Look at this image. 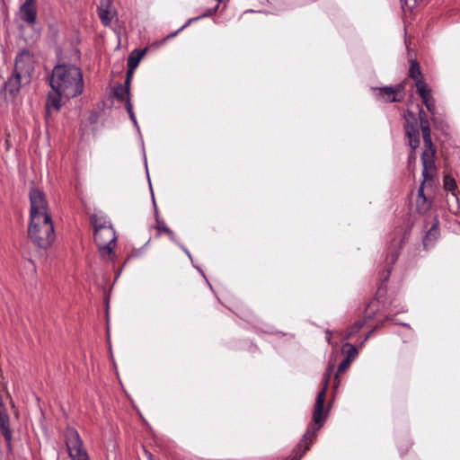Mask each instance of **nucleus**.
<instances>
[{
  "label": "nucleus",
  "instance_id": "f257e3e1",
  "mask_svg": "<svg viewBox=\"0 0 460 460\" xmlns=\"http://www.w3.org/2000/svg\"><path fill=\"white\" fill-rule=\"evenodd\" d=\"M333 370L334 366L332 364H329L323 375V388L316 396L313 412V422L308 426L303 439L294 449L290 456V460H299L302 457V456L309 449L312 439L316 436L317 431L325 421L326 413L323 411V404L325 402L326 391Z\"/></svg>",
  "mask_w": 460,
  "mask_h": 460
},
{
  "label": "nucleus",
  "instance_id": "f03ea898",
  "mask_svg": "<svg viewBox=\"0 0 460 460\" xmlns=\"http://www.w3.org/2000/svg\"><path fill=\"white\" fill-rule=\"evenodd\" d=\"M49 84L54 92L70 99L84 91L83 74L79 67L72 65H57L52 71Z\"/></svg>",
  "mask_w": 460,
  "mask_h": 460
},
{
  "label": "nucleus",
  "instance_id": "7ed1b4c3",
  "mask_svg": "<svg viewBox=\"0 0 460 460\" xmlns=\"http://www.w3.org/2000/svg\"><path fill=\"white\" fill-rule=\"evenodd\" d=\"M94 227V241L102 257L110 255L117 241L115 230L105 218L94 215L92 217Z\"/></svg>",
  "mask_w": 460,
  "mask_h": 460
},
{
  "label": "nucleus",
  "instance_id": "20e7f679",
  "mask_svg": "<svg viewBox=\"0 0 460 460\" xmlns=\"http://www.w3.org/2000/svg\"><path fill=\"white\" fill-rule=\"evenodd\" d=\"M28 234L31 240L40 248H48L55 240L54 226L50 216L30 220Z\"/></svg>",
  "mask_w": 460,
  "mask_h": 460
},
{
  "label": "nucleus",
  "instance_id": "39448f33",
  "mask_svg": "<svg viewBox=\"0 0 460 460\" xmlns=\"http://www.w3.org/2000/svg\"><path fill=\"white\" fill-rule=\"evenodd\" d=\"M419 118L425 146V149L421 154V163L423 166V175L427 178L429 177V172L434 170L436 149L432 143L429 122L427 114L422 109L419 111Z\"/></svg>",
  "mask_w": 460,
  "mask_h": 460
},
{
  "label": "nucleus",
  "instance_id": "423d86ee",
  "mask_svg": "<svg viewBox=\"0 0 460 460\" xmlns=\"http://www.w3.org/2000/svg\"><path fill=\"white\" fill-rule=\"evenodd\" d=\"M66 445L69 456L72 460H90L86 450L84 448V443L78 431L68 427L65 431Z\"/></svg>",
  "mask_w": 460,
  "mask_h": 460
},
{
  "label": "nucleus",
  "instance_id": "0eeeda50",
  "mask_svg": "<svg viewBox=\"0 0 460 460\" xmlns=\"http://www.w3.org/2000/svg\"><path fill=\"white\" fill-rule=\"evenodd\" d=\"M29 197L31 202L30 220L35 221L45 216H50L48 213L49 206L45 194L40 189L31 188Z\"/></svg>",
  "mask_w": 460,
  "mask_h": 460
},
{
  "label": "nucleus",
  "instance_id": "6e6552de",
  "mask_svg": "<svg viewBox=\"0 0 460 460\" xmlns=\"http://www.w3.org/2000/svg\"><path fill=\"white\" fill-rule=\"evenodd\" d=\"M403 117L405 119V135L408 138L411 152L413 153L420 146V130L418 119L416 115L410 111H407Z\"/></svg>",
  "mask_w": 460,
  "mask_h": 460
},
{
  "label": "nucleus",
  "instance_id": "1a4fd4ad",
  "mask_svg": "<svg viewBox=\"0 0 460 460\" xmlns=\"http://www.w3.org/2000/svg\"><path fill=\"white\" fill-rule=\"evenodd\" d=\"M24 57V54L16 57L13 74L5 82L6 91L13 96H15L19 93L22 86V76L25 69Z\"/></svg>",
  "mask_w": 460,
  "mask_h": 460
},
{
  "label": "nucleus",
  "instance_id": "9d476101",
  "mask_svg": "<svg viewBox=\"0 0 460 460\" xmlns=\"http://www.w3.org/2000/svg\"><path fill=\"white\" fill-rule=\"evenodd\" d=\"M35 0H25L20 7V18L28 24H34L37 20Z\"/></svg>",
  "mask_w": 460,
  "mask_h": 460
},
{
  "label": "nucleus",
  "instance_id": "9b49d317",
  "mask_svg": "<svg viewBox=\"0 0 460 460\" xmlns=\"http://www.w3.org/2000/svg\"><path fill=\"white\" fill-rule=\"evenodd\" d=\"M402 84H397L396 86H385L381 88H375L374 91L377 93V95L381 97L385 102H401V98L397 97V93L402 90Z\"/></svg>",
  "mask_w": 460,
  "mask_h": 460
},
{
  "label": "nucleus",
  "instance_id": "f8f14e48",
  "mask_svg": "<svg viewBox=\"0 0 460 460\" xmlns=\"http://www.w3.org/2000/svg\"><path fill=\"white\" fill-rule=\"evenodd\" d=\"M434 169H436L435 166ZM434 172L435 170L429 172V177L427 178L422 174V176L424 177V181H422L418 190V197L416 200L417 209L420 213H425L430 207V202H429L427 198L424 196V185L426 184L427 181L432 180Z\"/></svg>",
  "mask_w": 460,
  "mask_h": 460
},
{
  "label": "nucleus",
  "instance_id": "ddd939ff",
  "mask_svg": "<svg viewBox=\"0 0 460 460\" xmlns=\"http://www.w3.org/2000/svg\"><path fill=\"white\" fill-rule=\"evenodd\" d=\"M439 234L438 221L435 220L423 238L424 247L429 249V247L433 246L434 243L438 240Z\"/></svg>",
  "mask_w": 460,
  "mask_h": 460
},
{
  "label": "nucleus",
  "instance_id": "4468645a",
  "mask_svg": "<svg viewBox=\"0 0 460 460\" xmlns=\"http://www.w3.org/2000/svg\"><path fill=\"white\" fill-rule=\"evenodd\" d=\"M109 1L102 0L101 5L98 7L99 17L104 26H108L111 23L112 15L109 10Z\"/></svg>",
  "mask_w": 460,
  "mask_h": 460
},
{
  "label": "nucleus",
  "instance_id": "2eb2a0df",
  "mask_svg": "<svg viewBox=\"0 0 460 460\" xmlns=\"http://www.w3.org/2000/svg\"><path fill=\"white\" fill-rule=\"evenodd\" d=\"M145 53L146 49H135L134 51H132L128 58V67H130V69H136Z\"/></svg>",
  "mask_w": 460,
  "mask_h": 460
},
{
  "label": "nucleus",
  "instance_id": "dca6fc26",
  "mask_svg": "<svg viewBox=\"0 0 460 460\" xmlns=\"http://www.w3.org/2000/svg\"><path fill=\"white\" fill-rule=\"evenodd\" d=\"M130 94V86H123V84H117L114 87V96L120 102H127Z\"/></svg>",
  "mask_w": 460,
  "mask_h": 460
},
{
  "label": "nucleus",
  "instance_id": "f3484780",
  "mask_svg": "<svg viewBox=\"0 0 460 460\" xmlns=\"http://www.w3.org/2000/svg\"><path fill=\"white\" fill-rule=\"evenodd\" d=\"M415 86L421 100L427 99V97L431 95L430 88L423 80H418V82L415 83Z\"/></svg>",
  "mask_w": 460,
  "mask_h": 460
},
{
  "label": "nucleus",
  "instance_id": "a211bd4d",
  "mask_svg": "<svg viewBox=\"0 0 460 460\" xmlns=\"http://www.w3.org/2000/svg\"><path fill=\"white\" fill-rule=\"evenodd\" d=\"M219 4L217 2V5L213 8H209L204 13H202L201 15H199L197 17H194V18H190L181 27V29H185L186 27H188L191 22H195V21H198L201 18H205V17H209L211 15H213L214 13H217V11L218 10V7H219Z\"/></svg>",
  "mask_w": 460,
  "mask_h": 460
},
{
  "label": "nucleus",
  "instance_id": "6ab92c4d",
  "mask_svg": "<svg viewBox=\"0 0 460 460\" xmlns=\"http://www.w3.org/2000/svg\"><path fill=\"white\" fill-rule=\"evenodd\" d=\"M409 76L412 78L415 81V83L418 82V80H422L420 67L416 60H413L411 63L409 69Z\"/></svg>",
  "mask_w": 460,
  "mask_h": 460
},
{
  "label": "nucleus",
  "instance_id": "aec40b11",
  "mask_svg": "<svg viewBox=\"0 0 460 460\" xmlns=\"http://www.w3.org/2000/svg\"><path fill=\"white\" fill-rule=\"evenodd\" d=\"M61 97H64V95L57 92L49 93L48 96V107H53L57 111L59 110Z\"/></svg>",
  "mask_w": 460,
  "mask_h": 460
},
{
  "label": "nucleus",
  "instance_id": "412c9836",
  "mask_svg": "<svg viewBox=\"0 0 460 460\" xmlns=\"http://www.w3.org/2000/svg\"><path fill=\"white\" fill-rule=\"evenodd\" d=\"M342 351H346L347 356L345 358L349 359L350 362L355 359L358 353L357 348L349 342L343 345Z\"/></svg>",
  "mask_w": 460,
  "mask_h": 460
},
{
  "label": "nucleus",
  "instance_id": "4be33fe9",
  "mask_svg": "<svg viewBox=\"0 0 460 460\" xmlns=\"http://www.w3.org/2000/svg\"><path fill=\"white\" fill-rule=\"evenodd\" d=\"M351 362L349 359L344 358L338 366L337 373L335 375V388L338 386L340 380L339 376L344 373L350 366Z\"/></svg>",
  "mask_w": 460,
  "mask_h": 460
},
{
  "label": "nucleus",
  "instance_id": "5701e85b",
  "mask_svg": "<svg viewBox=\"0 0 460 460\" xmlns=\"http://www.w3.org/2000/svg\"><path fill=\"white\" fill-rule=\"evenodd\" d=\"M126 110L129 115V118L131 119V121L133 122V125L134 127L136 128L137 131L138 133H140V128H139V126L137 124V119H136V115L133 111V106H132V103H131V101L130 99H128L127 102H126Z\"/></svg>",
  "mask_w": 460,
  "mask_h": 460
},
{
  "label": "nucleus",
  "instance_id": "b1692460",
  "mask_svg": "<svg viewBox=\"0 0 460 460\" xmlns=\"http://www.w3.org/2000/svg\"><path fill=\"white\" fill-rule=\"evenodd\" d=\"M444 188L447 191H453L456 188V183L454 178L449 175H446L443 180Z\"/></svg>",
  "mask_w": 460,
  "mask_h": 460
},
{
  "label": "nucleus",
  "instance_id": "393cba45",
  "mask_svg": "<svg viewBox=\"0 0 460 460\" xmlns=\"http://www.w3.org/2000/svg\"><path fill=\"white\" fill-rule=\"evenodd\" d=\"M365 324V321H358L356 322L349 329L348 334L345 339H349L356 334Z\"/></svg>",
  "mask_w": 460,
  "mask_h": 460
},
{
  "label": "nucleus",
  "instance_id": "a878e982",
  "mask_svg": "<svg viewBox=\"0 0 460 460\" xmlns=\"http://www.w3.org/2000/svg\"><path fill=\"white\" fill-rule=\"evenodd\" d=\"M424 105L426 106L427 110L430 112V113H434L435 112V100L434 98L432 97V95H429V97H427V99H423L422 100Z\"/></svg>",
  "mask_w": 460,
  "mask_h": 460
},
{
  "label": "nucleus",
  "instance_id": "bb28decb",
  "mask_svg": "<svg viewBox=\"0 0 460 460\" xmlns=\"http://www.w3.org/2000/svg\"><path fill=\"white\" fill-rule=\"evenodd\" d=\"M156 228L161 231V232H164L165 233V229L168 228L164 222L160 220L158 217L156 218Z\"/></svg>",
  "mask_w": 460,
  "mask_h": 460
},
{
  "label": "nucleus",
  "instance_id": "cd10ccee",
  "mask_svg": "<svg viewBox=\"0 0 460 460\" xmlns=\"http://www.w3.org/2000/svg\"><path fill=\"white\" fill-rule=\"evenodd\" d=\"M165 234H168L169 238L174 242V243H177L176 239H175V236H174V234L173 232L170 229V228H166L165 229Z\"/></svg>",
  "mask_w": 460,
  "mask_h": 460
},
{
  "label": "nucleus",
  "instance_id": "c85d7f7f",
  "mask_svg": "<svg viewBox=\"0 0 460 460\" xmlns=\"http://www.w3.org/2000/svg\"><path fill=\"white\" fill-rule=\"evenodd\" d=\"M180 248L187 254V256L192 261V257H191V254L190 252H189L188 249H186L182 244L179 243L178 242L176 243Z\"/></svg>",
  "mask_w": 460,
  "mask_h": 460
},
{
  "label": "nucleus",
  "instance_id": "c756f323",
  "mask_svg": "<svg viewBox=\"0 0 460 460\" xmlns=\"http://www.w3.org/2000/svg\"><path fill=\"white\" fill-rule=\"evenodd\" d=\"M180 248L187 254V256L192 261V257H191V254L190 252H189L188 249H186L182 244L179 243L178 242L176 243Z\"/></svg>",
  "mask_w": 460,
  "mask_h": 460
},
{
  "label": "nucleus",
  "instance_id": "7c9ffc66",
  "mask_svg": "<svg viewBox=\"0 0 460 460\" xmlns=\"http://www.w3.org/2000/svg\"><path fill=\"white\" fill-rule=\"evenodd\" d=\"M180 248L187 254V256L192 261V257H191V254L190 252H189L188 249H186L182 244L179 243L178 242L176 243Z\"/></svg>",
  "mask_w": 460,
  "mask_h": 460
},
{
  "label": "nucleus",
  "instance_id": "2f4dec72",
  "mask_svg": "<svg viewBox=\"0 0 460 460\" xmlns=\"http://www.w3.org/2000/svg\"><path fill=\"white\" fill-rule=\"evenodd\" d=\"M376 329H377V326H376V327H375V328H374L373 330H371L370 332H368V333L366 335V337H365V339H364L363 342L361 343V346L364 344V342H365L366 341H367V340L372 336V334L374 333V332H375Z\"/></svg>",
  "mask_w": 460,
  "mask_h": 460
},
{
  "label": "nucleus",
  "instance_id": "473e14b6",
  "mask_svg": "<svg viewBox=\"0 0 460 460\" xmlns=\"http://www.w3.org/2000/svg\"><path fill=\"white\" fill-rule=\"evenodd\" d=\"M397 258H398V253L397 252H393L391 254V257H390V262L392 264L394 263L396 261Z\"/></svg>",
  "mask_w": 460,
  "mask_h": 460
},
{
  "label": "nucleus",
  "instance_id": "72a5a7b5",
  "mask_svg": "<svg viewBox=\"0 0 460 460\" xmlns=\"http://www.w3.org/2000/svg\"><path fill=\"white\" fill-rule=\"evenodd\" d=\"M182 30H183V29H181V28H180V29H178L176 31H174V32H172V33L169 34V35L167 36V39L174 38V37H175V36H176V35H177L181 31H182Z\"/></svg>",
  "mask_w": 460,
  "mask_h": 460
},
{
  "label": "nucleus",
  "instance_id": "f704fd0d",
  "mask_svg": "<svg viewBox=\"0 0 460 460\" xmlns=\"http://www.w3.org/2000/svg\"><path fill=\"white\" fill-rule=\"evenodd\" d=\"M134 71H135V69H130V67H128L127 76L126 77L131 79Z\"/></svg>",
  "mask_w": 460,
  "mask_h": 460
},
{
  "label": "nucleus",
  "instance_id": "c9c22d12",
  "mask_svg": "<svg viewBox=\"0 0 460 460\" xmlns=\"http://www.w3.org/2000/svg\"><path fill=\"white\" fill-rule=\"evenodd\" d=\"M326 339H327L328 342L331 343L332 337H331V332L330 331L326 332Z\"/></svg>",
  "mask_w": 460,
  "mask_h": 460
},
{
  "label": "nucleus",
  "instance_id": "e433bc0d",
  "mask_svg": "<svg viewBox=\"0 0 460 460\" xmlns=\"http://www.w3.org/2000/svg\"><path fill=\"white\" fill-rule=\"evenodd\" d=\"M130 78H127L126 77V80H125V84H123V86H129L130 85Z\"/></svg>",
  "mask_w": 460,
  "mask_h": 460
},
{
  "label": "nucleus",
  "instance_id": "4c0bfd02",
  "mask_svg": "<svg viewBox=\"0 0 460 460\" xmlns=\"http://www.w3.org/2000/svg\"><path fill=\"white\" fill-rule=\"evenodd\" d=\"M148 181H150V179L148 178ZM149 184L151 185V183L149 182ZM150 189L152 190V187L150 186ZM151 192H153L151 190ZM152 199H153V202H154V205L155 206V196H154V193H152Z\"/></svg>",
  "mask_w": 460,
  "mask_h": 460
},
{
  "label": "nucleus",
  "instance_id": "58836bf2",
  "mask_svg": "<svg viewBox=\"0 0 460 460\" xmlns=\"http://www.w3.org/2000/svg\"><path fill=\"white\" fill-rule=\"evenodd\" d=\"M385 321H393L394 323L399 324L394 318L386 317Z\"/></svg>",
  "mask_w": 460,
  "mask_h": 460
},
{
  "label": "nucleus",
  "instance_id": "ea45409f",
  "mask_svg": "<svg viewBox=\"0 0 460 460\" xmlns=\"http://www.w3.org/2000/svg\"><path fill=\"white\" fill-rule=\"evenodd\" d=\"M390 275V270H388L387 273L385 274V276L384 277V280H387L388 277Z\"/></svg>",
  "mask_w": 460,
  "mask_h": 460
},
{
  "label": "nucleus",
  "instance_id": "a19ab883",
  "mask_svg": "<svg viewBox=\"0 0 460 460\" xmlns=\"http://www.w3.org/2000/svg\"><path fill=\"white\" fill-rule=\"evenodd\" d=\"M102 240H106V242L110 241V239L107 237V235H102Z\"/></svg>",
  "mask_w": 460,
  "mask_h": 460
},
{
  "label": "nucleus",
  "instance_id": "79ce46f5",
  "mask_svg": "<svg viewBox=\"0 0 460 460\" xmlns=\"http://www.w3.org/2000/svg\"><path fill=\"white\" fill-rule=\"evenodd\" d=\"M402 4H408V0H401Z\"/></svg>",
  "mask_w": 460,
  "mask_h": 460
},
{
  "label": "nucleus",
  "instance_id": "37998d69",
  "mask_svg": "<svg viewBox=\"0 0 460 460\" xmlns=\"http://www.w3.org/2000/svg\"><path fill=\"white\" fill-rule=\"evenodd\" d=\"M197 269H198V270L202 274V276H204V277H205L204 272L202 271V270H200L199 268H197Z\"/></svg>",
  "mask_w": 460,
  "mask_h": 460
},
{
  "label": "nucleus",
  "instance_id": "c03bdc74",
  "mask_svg": "<svg viewBox=\"0 0 460 460\" xmlns=\"http://www.w3.org/2000/svg\"><path fill=\"white\" fill-rule=\"evenodd\" d=\"M152 457H153V456H152V455H151V454H148V458H149V460H152Z\"/></svg>",
  "mask_w": 460,
  "mask_h": 460
},
{
  "label": "nucleus",
  "instance_id": "a18cd8bd",
  "mask_svg": "<svg viewBox=\"0 0 460 460\" xmlns=\"http://www.w3.org/2000/svg\"><path fill=\"white\" fill-rule=\"evenodd\" d=\"M30 69H31V66H29V67L26 69V71H25V72L29 74Z\"/></svg>",
  "mask_w": 460,
  "mask_h": 460
},
{
  "label": "nucleus",
  "instance_id": "49530a36",
  "mask_svg": "<svg viewBox=\"0 0 460 460\" xmlns=\"http://www.w3.org/2000/svg\"><path fill=\"white\" fill-rule=\"evenodd\" d=\"M145 164H146V167H147V162H146V158L145 157Z\"/></svg>",
  "mask_w": 460,
  "mask_h": 460
}]
</instances>
